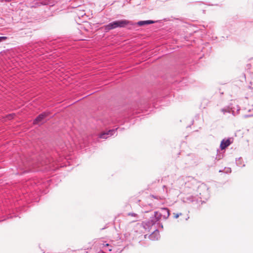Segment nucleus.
Instances as JSON below:
<instances>
[{
	"label": "nucleus",
	"mask_w": 253,
	"mask_h": 253,
	"mask_svg": "<svg viewBox=\"0 0 253 253\" xmlns=\"http://www.w3.org/2000/svg\"><path fill=\"white\" fill-rule=\"evenodd\" d=\"M160 233L158 230L156 229L150 235V239L152 240H157L160 238Z\"/></svg>",
	"instance_id": "obj_6"
},
{
	"label": "nucleus",
	"mask_w": 253,
	"mask_h": 253,
	"mask_svg": "<svg viewBox=\"0 0 253 253\" xmlns=\"http://www.w3.org/2000/svg\"><path fill=\"white\" fill-rule=\"evenodd\" d=\"M13 116V115L12 114H10L8 116H7V118L8 119H11L12 118V116Z\"/></svg>",
	"instance_id": "obj_16"
},
{
	"label": "nucleus",
	"mask_w": 253,
	"mask_h": 253,
	"mask_svg": "<svg viewBox=\"0 0 253 253\" xmlns=\"http://www.w3.org/2000/svg\"><path fill=\"white\" fill-rule=\"evenodd\" d=\"M232 141L231 140V138H228L227 139H223L220 143V147L221 150L225 149L226 147L229 146L231 143Z\"/></svg>",
	"instance_id": "obj_4"
},
{
	"label": "nucleus",
	"mask_w": 253,
	"mask_h": 253,
	"mask_svg": "<svg viewBox=\"0 0 253 253\" xmlns=\"http://www.w3.org/2000/svg\"><path fill=\"white\" fill-rule=\"evenodd\" d=\"M221 111L223 113V114H225V113H226V112H229V111H227V110L226 109H222L221 110Z\"/></svg>",
	"instance_id": "obj_15"
},
{
	"label": "nucleus",
	"mask_w": 253,
	"mask_h": 253,
	"mask_svg": "<svg viewBox=\"0 0 253 253\" xmlns=\"http://www.w3.org/2000/svg\"><path fill=\"white\" fill-rule=\"evenodd\" d=\"M114 25L117 28H123L127 25L131 24V22L127 20H121L114 21Z\"/></svg>",
	"instance_id": "obj_2"
},
{
	"label": "nucleus",
	"mask_w": 253,
	"mask_h": 253,
	"mask_svg": "<svg viewBox=\"0 0 253 253\" xmlns=\"http://www.w3.org/2000/svg\"><path fill=\"white\" fill-rule=\"evenodd\" d=\"M128 215H130V216H134V217H136L137 216V214L135 213H128Z\"/></svg>",
	"instance_id": "obj_13"
},
{
	"label": "nucleus",
	"mask_w": 253,
	"mask_h": 253,
	"mask_svg": "<svg viewBox=\"0 0 253 253\" xmlns=\"http://www.w3.org/2000/svg\"><path fill=\"white\" fill-rule=\"evenodd\" d=\"M169 215V211L168 208H161L159 211L154 212V216L151 217L150 220L147 222L143 223L144 227L145 228V226H148V227L152 226L162 218L167 219Z\"/></svg>",
	"instance_id": "obj_1"
},
{
	"label": "nucleus",
	"mask_w": 253,
	"mask_h": 253,
	"mask_svg": "<svg viewBox=\"0 0 253 253\" xmlns=\"http://www.w3.org/2000/svg\"><path fill=\"white\" fill-rule=\"evenodd\" d=\"M116 130L112 129L106 132H104L100 134L99 138L106 139L108 137L113 135L115 133Z\"/></svg>",
	"instance_id": "obj_5"
},
{
	"label": "nucleus",
	"mask_w": 253,
	"mask_h": 253,
	"mask_svg": "<svg viewBox=\"0 0 253 253\" xmlns=\"http://www.w3.org/2000/svg\"><path fill=\"white\" fill-rule=\"evenodd\" d=\"M114 22H113L110 23L109 24H108L107 25H105L104 26V30L106 31H108L111 30L112 29H115L116 28L115 25H114Z\"/></svg>",
	"instance_id": "obj_7"
},
{
	"label": "nucleus",
	"mask_w": 253,
	"mask_h": 253,
	"mask_svg": "<svg viewBox=\"0 0 253 253\" xmlns=\"http://www.w3.org/2000/svg\"><path fill=\"white\" fill-rule=\"evenodd\" d=\"M97 253H105L103 251H100Z\"/></svg>",
	"instance_id": "obj_17"
},
{
	"label": "nucleus",
	"mask_w": 253,
	"mask_h": 253,
	"mask_svg": "<svg viewBox=\"0 0 253 253\" xmlns=\"http://www.w3.org/2000/svg\"><path fill=\"white\" fill-rule=\"evenodd\" d=\"M154 23V22L152 20L140 21L137 23V25L141 26H143L144 25L150 24H152Z\"/></svg>",
	"instance_id": "obj_9"
},
{
	"label": "nucleus",
	"mask_w": 253,
	"mask_h": 253,
	"mask_svg": "<svg viewBox=\"0 0 253 253\" xmlns=\"http://www.w3.org/2000/svg\"><path fill=\"white\" fill-rule=\"evenodd\" d=\"M150 196L152 198H155L157 200H163L164 199V196L162 194H158V195L155 196L154 195H151Z\"/></svg>",
	"instance_id": "obj_10"
},
{
	"label": "nucleus",
	"mask_w": 253,
	"mask_h": 253,
	"mask_svg": "<svg viewBox=\"0 0 253 253\" xmlns=\"http://www.w3.org/2000/svg\"><path fill=\"white\" fill-rule=\"evenodd\" d=\"M102 248H103L104 250L106 252H111L112 250V246L109 244L106 243V242H104L103 244H102Z\"/></svg>",
	"instance_id": "obj_8"
},
{
	"label": "nucleus",
	"mask_w": 253,
	"mask_h": 253,
	"mask_svg": "<svg viewBox=\"0 0 253 253\" xmlns=\"http://www.w3.org/2000/svg\"><path fill=\"white\" fill-rule=\"evenodd\" d=\"M167 193V190L166 186H163V193Z\"/></svg>",
	"instance_id": "obj_14"
},
{
	"label": "nucleus",
	"mask_w": 253,
	"mask_h": 253,
	"mask_svg": "<svg viewBox=\"0 0 253 253\" xmlns=\"http://www.w3.org/2000/svg\"><path fill=\"white\" fill-rule=\"evenodd\" d=\"M48 115V112H43L40 114L33 121L34 124H38L42 122L43 119Z\"/></svg>",
	"instance_id": "obj_3"
},
{
	"label": "nucleus",
	"mask_w": 253,
	"mask_h": 253,
	"mask_svg": "<svg viewBox=\"0 0 253 253\" xmlns=\"http://www.w3.org/2000/svg\"><path fill=\"white\" fill-rule=\"evenodd\" d=\"M174 218H177L182 214L181 213H174Z\"/></svg>",
	"instance_id": "obj_12"
},
{
	"label": "nucleus",
	"mask_w": 253,
	"mask_h": 253,
	"mask_svg": "<svg viewBox=\"0 0 253 253\" xmlns=\"http://www.w3.org/2000/svg\"><path fill=\"white\" fill-rule=\"evenodd\" d=\"M7 39L6 37H0V42L6 40Z\"/></svg>",
	"instance_id": "obj_11"
},
{
	"label": "nucleus",
	"mask_w": 253,
	"mask_h": 253,
	"mask_svg": "<svg viewBox=\"0 0 253 253\" xmlns=\"http://www.w3.org/2000/svg\"><path fill=\"white\" fill-rule=\"evenodd\" d=\"M83 14H84V13L83 12V14H82V16H83Z\"/></svg>",
	"instance_id": "obj_18"
}]
</instances>
